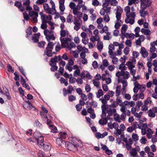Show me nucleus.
Instances as JSON below:
<instances>
[{
	"mask_svg": "<svg viewBox=\"0 0 157 157\" xmlns=\"http://www.w3.org/2000/svg\"><path fill=\"white\" fill-rule=\"evenodd\" d=\"M114 10L116 11L115 14L117 20L114 27L116 29H117L121 25V21L120 20L121 18V15L123 11V10L120 6H118Z\"/></svg>",
	"mask_w": 157,
	"mask_h": 157,
	"instance_id": "obj_2",
	"label": "nucleus"
},
{
	"mask_svg": "<svg viewBox=\"0 0 157 157\" xmlns=\"http://www.w3.org/2000/svg\"><path fill=\"white\" fill-rule=\"evenodd\" d=\"M151 47L150 48V52L153 53L156 50V48L155 46V42L151 43Z\"/></svg>",
	"mask_w": 157,
	"mask_h": 157,
	"instance_id": "obj_44",
	"label": "nucleus"
},
{
	"mask_svg": "<svg viewBox=\"0 0 157 157\" xmlns=\"http://www.w3.org/2000/svg\"><path fill=\"white\" fill-rule=\"evenodd\" d=\"M124 103L125 105L129 106L130 107L134 106L135 105V102L132 101L128 102L125 101L124 102Z\"/></svg>",
	"mask_w": 157,
	"mask_h": 157,
	"instance_id": "obj_38",
	"label": "nucleus"
},
{
	"mask_svg": "<svg viewBox=\"0 0 157 157\" xmlns=\"http://www.w3.org/2000/svg\"><path fill=\"white\" fill-rule=\"evenodd\" d=\"M37 35L38 36H40V33H38L36 34H35L32 37V40L34 42H37L38 41V38L35 37V36H36Z\"/></svg>",
	"mask_w": 157,
	"mask_h": 157,
	"instance_id": "obj_47",
	"label": "nucleus"
},
{
	"mask_svg": "<svg viewBox=\"0 0 157 157\" xmlns=\"http://www.w3.org/2000/svg\"><path fill=\"white\" fill-rule=\"evenodd\" d=\"M43 147H40L45 150H50L51 148V145L50 144L47 143H44V145H42Z\"/></svg>",
	"mask_w": 157,
	"mask_h": 157,
	"instance_id": "obj_25",
	"label": "nucleus"
},
{
	"mask_svg": "<svg viewBox=\"0 0 157 157\" xmlns=\"http://www.w3.org/2000/svg\"><path fill=\"white\" fill-rule=\"evenodd\" d=\"M108 127L111 129H112L113 128L116 129L118 128L119 127V125L117 122H114L113 124L111 122H109L108 124Z\"/></svg>",
	"mask_w": 157,
	"mask_h": 157,
	"instance_id": "obj_22",
	"label": "nucleus"
},
{
	"mask_svg": "<svg viewBox=\"0 0 157 157\" xmlns=\"http://www.w3.org/2000/svg\"><path fill=\"white\" fill-rule=\"evenodd\" d=\"M63 140L61 138H58L56 139V142L59 146H62L63 144Z\"/></svg>",
	"mask_w": 157,
	"mask_h": 157,
	"instance_id": "obj_58",
	"label": "nucleus"
},
{
	"mask_svg": "<svg viewBox=\"0 0 157 157\" xmlns=\"http://www.w3.org/2000/svg\"><path fill=\"white\" fill-rule=\"evenodd\" d=\"M97 46L98 50L100 52L101 51L103 48V43L99 40L98 42Z\"/></svg>",
	"mask_w": 157,
	"mask_h": 157,
	"instance_id": "obj_41",
	"label": "nucleus"
},
{
	"mask_svg": "<svg viewBox=\"0 0 157 157\" xmlns=\"http://www.w3.org/2000/svg\"><path fill=\"white\" fill-rule=\"evenodd\" d=\"M60 40L62 47H67V45L71 42V39L67 38H63L62 39L61 38Z\"/></svg>",
	"mask_w": 157,
	"mask_h": 157,
	"instance_id": "obj_12",
	"label": "nucleus"
},
{
	"mask_svg": "<svg viewBox=\"0 0 157 157\" xmlns=\"http://www.w3.org/2000/svg\"><path fill=\"white\" fill-rule=\"evenodd\" d=\"M44 33L46 36V38L48 41L55 40L56 37L53 31L46 29L44 31Z\"/></svg>",
	"mask_w": 157,
	"mask_h": 157,
	"instance_id": "obj_3",
	"label": "nucleus"
},
{
	"mask_svg": "<svg viewBox=\"0 0 157 157\" xmlns=\"http://www.w3.org/2000/svg\"><path fill=\"white\" fill-rule=\"evenodd\" d=\"M137 152V150L136 148H132L129 150V151L130 156L132 157H136Z\"/></svg>",
	"mask_w": 157,
	"mask_h": 157,
	"instance_id": "obj_23",
	"label": "nucleus"
},
{
	"mask_svg": "<svg viewBox=\"0 0 157 157\" xmlns=\"http://www.w3.org/2000/svg\"><path fill=\"white\" fill-rule=\"evenodd\" d=\"M43 8L44 10L46 11V12L48 14H54V11L52 9L49 7L48 4L47 3H45L43 4Z\"/></svg>",
	"mask_w": 157,
	"mask_h": 157,
	"instance_id": "obj_14",
	"label": "nucleus"
},
{
	"mask_svg": "<svg viewBox=\"0 0 157 157\" xmlns=\"http://www.w3.org/2000/svg\"><path fill=\"white\" fill-rule=\"evenodd\" d=\"M135 35L133 33L129 34L128 33H127V35H125L124 36V38L125 37L127 38H129L131 40H133L134 39Z\"/></svg>",
	"mask_w": 157,
	"mask_h": 157,
	"instance_id": "obj_43",
	"label": "nucleus"
},
{
	"mask_svg": "<svg viewBox=\"0 0 157 157\" xmlns=\"http://www.w3.org/2000/svg\"><path fill=\"white\" fill-rule=\"evenodd\" d=\"M108 134L107 132H105L102 134H101L99 132H97L95 133V135L96 137L99 139L100 138H102L104 137L105 136H107Z\"/></svg>",
	"mask_w": 157,
	"mask_h": 157,
	"instance_id": "obj_19",
	"label": "nucleus"
},
{
	"mask_svg": "<svg viewBox=\"0 0 157 157\" xmlns=\"http://www.w3.org/2000/svg\"><path fill=\"white\" fill-rule=\"evenodd\" d=\"M101 117L102 118L99 120V123L102 125L106 124L107 123V120L110 118V117L106 115V111H105L103 109L102 111Z\"/></svg>",
	"mask_w": 157,
	"mask_h": 157,
	"instance_id": "obj_4",
	"label": "nucleus"
},
{
	"mask_svg": "<svg viewBox=\"0 0 157 157\" xmlns=\"http://www.w3.org/2000/svg\"><path fill=\"white\" fill-rule=\"evenodd\" d=\"M109 99V96L105 95H104L103 97L99 98V100L101 101L102 104V105L101 106L102 110L103 109L105 111H106V106L105 105L107 104V101Z\"/></svg>",
	"mask_w": 157,
	"mask_h": 157,
	"instance_id": "obj_8",
	"label": "nucleus"
},
{
	"mask_svg": "<svg viewBox=\"0 0 157 157\" xmlns=\"http://www.w3.org/2000/svg\"><path fill=\"white\" fill-rule=\"evenodd\" d=\"M75 44L74 42L70 43L67 45V47L70 50L74 48L75 47Z\"/></svg>",
	"mask_w": 157,
	"mask_h": 157,
	"instance_id": "obj_49",
	"label": "nucleus"
},
{
	"mask_svg": "<svg viewBox=\"0 0 157 157\" xmlns=\"http://www.w3.org/2000/svg\"><path fill=\"white\" fill-rule=\"evenodd\" d=\"M141 9V10H140V16L142 17H144L147 15H148V12L147 11L144 10L145 9Z\"/></svg>",
	"mask_w": 157,
	"mask_h": 157,
	"instance_id": "obj_37",
	"label": "nucleus"
},
{
	"mask_svg": "<svg viewBox=\"0 0 157 157\" xmlns=\"http://www.w3.org/2000/svg\"><path fill=\"white\" fill-rule=\"evenodd\" d=\"M116 113V109L112 106H106V113L108 114L107 116H112L114 115Z\"/></svg>",
	"mask_w": 157,
	"mask_h": 157,
	"instance_id": "obj_9",
	"label": "nucleus"
},
{
	"mask_svg": "<svg viewBox=\"0 0 157 157\" xmlns=\"http://www.w3.org/2000/svg\"><path fill=\"white\" fill-rule=\"evenodd\" d=\"M73 13L74 15H76L79 19H80L82 16V13L80 11H78L77 10H73Z\"/></svg>",
	"mask_w": 157,
	"mask_h": 157,
	"instance_id": "obj_28",
	"label": "nucleus"
},
{
	"mask_svg": "<svg viewBox=\"0 0 157 157\" xmlns=\"http://www.w3.org/2000/svg\"><path fill=\"white\" fill-rule=\"evenodd\" d=\"M58 62L57 57L55 56L53 58H52L50 61L49 63H55Z\"/></svg>",
	"mask_w": 157,
	"mask_h": 157,
	"instance_id": "obj_56",
	"label": "nucleus"
},
{
	"mask_svg": "<svg viewBox=\"0 0 157 157\" xmlns=\"http://www.w3.org/2000/svg\"><path fill=\"white\" fill-rule=\"evenodd\" d=\"M92 81L93 82V84L94 86L97 87H98L99 86L100 83V82L98 80L94 79L92 80Z\"/></svg>",
	"mask_w": 157,
	"mask_h": 157,
	"instance_id": "obj_57",
	"label": "nucleus"
},
{
	"mask_svg": "<svg viewBox=\"0 0 157 157\" xmlns=\"http://www.w3.org/2000/svg\"><path fill=\"white\" fill-rule=\"evenodd\" d=\"M157 54L156 53H152L151 56L150 57H147V60L151 61L152 59L155 58L157 57Z\"/></svg>",
	"mask_w": 157,
	"mask_h": 157,
	"instance_id": "obj_62",
	"label": "nucleus"
},
{
	"mask_svg": "<svg viewBox=\"0 0 157 157\" xmlns=\"http://www.w3.org/2000/svg\"><path fill=\"white\" fill-rule=\"evenodd\" d=\"M119 68L121 70V71H124L127 70V67L125 66L124 63H121L119 65Z\"/></svg>",
	"mask_w": 157,
	"mask_h": 157,
	"instance_id": "obj_46",
	"label": "nucleus"
},
{
	"mask_svg": "<svg viewBox=\"0 0 157 157\" xmlns=\"http://www.w3.org/2000/svg\"><path fill=\"white\" fill-rule=\"evenodd\" d=\"M121 86H117L116 87L115 91V94L117 97L121 95Z\"/></svg>",
	"mask_w": 157,
	"mask_h": 157,
	"instance_id": "obj_33",
	"label": "nucleus"
},
{
	"mask_svg": "<svg viewBox=\"0 0 157 157\" xmlns=\"http://www.w3.org/2000/svg\"><path fill=\"white\" fill-rule=\"evenodd\" d=\"M55 44V43L52 42H49L48 43L47 46L46 48V49H48L52 51Z\"/></svg>",
	"mask_w": 157,
	"mask_h": 157,
	"instance_id": "obj_31",
	"label": "nucleus"
},
{
	"mask_svg": "<svg viewBox=\"0 0 157 157\" xmlns=\"http://www.w3.org/2000/svg\"><path fill=\"white\" fill-rule=\"evenodd\" d=\"M34 135L37 140L38 145L40 147H43L42 145H44V140L42 136L39 133L37 132L34 133Z\"/></svg>",
	"mask_w": 157,
	"mask_h": 157,
	"instance_id": "obj_5",
	"label": "nucleus"
},
{
	"mask_svg": "<svg viewBox=\"0 0 157 157\" xmlns=\"http://www.w3.org/2000/svg\"><path fill=\"white\" fill-rule=\"evenodd\" d=\"M52 19V16L51 15H44V17L41 19L42 22H44L47 23L51 21Z\"/></svg>",
	"mask_w": 157,
	"mask_h": 157,
	"instance_id": "obj_21",
	"label": "nucleus"
},
{
	"mask_svg": "<svg viewBox=\"0 0 157 157\" xmlns=\"http://www.w3.org/2000/svg\"><path fill=\"white\" fill-rule=\"evenodd\" d=\"M122 76L123 77L121 78H123L125 80L129 78L130 75L129 72L127 71H122Z\"/></svg>",
	"mask_w": 157,
	"mask_h": 157,
	"instance_id": "obj_27",
	"label": "nucleus"
},
{
	"mask_svg": "<svg viewBox=\"0 0 157 157\" xmlns=\"http://www.w3.org/2000/svg\"><path fill=\"white\" fill-rule=\"evenodd\" d=\"M128 26L126 25H123L121 29V38L123 39L124 38V36L127 35V33L126 32Z\"/></svg>",
	"mask_w": 157,
	"mask_h": 157,
	"instance_id": "obj_17",
	"label": "nucleus"
},
{
	"mask_svg": "<svg viewBox=\"0 0 157 157\" xmlns=\"http://www.w3.org/2000/svg\"><path fill=\"white\" fill-rule=\"evenodd\" d=\"M144 36L143 35L140 36L138 39L136 41V45H140L141 43L143 42L144 40Z\"/></svg>",
	"mask_w": 157,
	"mask_h": 157,
	"instance_id": "obj_30",
	"label": "nucleus"
},
{
	"mask_svg": "<svg viewBox=\"0 0 157 157\" xmlns=\"http://www.w3.org/2000/svg\"><path fill=\"white\" fill-rule=\"evenodd\" d=\"M14 5L17 7L21 11L23 12L25 10V9L22 6V4L21 2L18 1L16 2L15 3Z\"/></svg>",
	"mask_w": 157,
	"mask_h": 157,
	"instance_id": "obj_26",
	"label": "nucleus"
},
{
	"mask_svg": "<svg viewBox=\"0 0 157 157\" xmlns=\"http://www.w3.org/2000/svg\"><path fill=\"white\" fill-rule=\"evenodd\" d=\"M125 65L128 67V68L129 70L133 69V68L135 67V66L134 65V64L132 63L131 61L127 62Z\"/></svg>",
	"mask_w": 157,
	"mask_h": 157,
	"instance_id": "obj_36",
	"label": "nucleus"
},
{
	"mask_svg": "<svg viewBox=\"0 0 157 157\" xmlns=\"http://www.w3.org/2000/svg\"><path fill=\"white\" fill-rule=\"evenodd\" d=\"M30 1L29 0H25V1L23 3V6L24 8H26V10H32V8L29 5L30 4Z\"/></svg>",
	"mask_w": 157,
	"mask_h": 157,
	"instance_id": "obj_15",
	"label": "nucleus"
},
{
	"mask_svg": "<svg viewBox=\"0 0 157 157\" xmlns=\"http://www.w3.org/2000/svg\"><path fill=\"white\" fill-rule=\"evenodd\" d=\"M126 13V18L125 19V22L127 24L129 23L131 25L133 24L135 22L134 19L136 14L134 12L130 11V8L128 6H126L124 9Z\"/></svg>",
	"mask_w": 157,
	"mask_h": 157,
	"instance_id": "obj_1",
	"label": "nucleus"
},
{
	"mask_svg": "<svg viewBox=\"0 0 157 157\" xmlns=\"http://www.w3.org/2000/svg\"><path fill=\"white\" fill-rule=\"evenodd\" d=\"M40 115L42 116L41 117L43 119L44 121L48 125L50 124L51 121L50 120H49L48 118L47 117L46 115L45 114H44L43 113H40Z\"/></svg>",
	"mask_w": 157,
	"mask_h": 157,
	"instance_id": "obj_24",
	"label": "nucleus"
},
{
	"mask_svg": "<svg viewBox=\"0 0 157 157\" xmlns=\"http://www.w3.org/2000/svg\"><path fill=\"white\" fill-rule=\"evenodd\" d=\"M76 147H81L82 146V142L79 140H77L74 142Z\"/></svg>",
	"mask_w": 157,
	"mask_h": 157,
	"instance_id": "obj_35",
	"label": "nucleus"
},
{
	"mask_svg": "<svg viewBox=\"0 0 157 157\" xmlns=\"http://www.w3.org/2000/svg\"><path fill=\"white\" fill-rule=\"evenodd\" d=\"M73 16L72 15L69 14L67 18V22L70 23H72L73 22Z\"/></svg>",
	"mask_w": 157,
	"mask_h": 157,
	"instance_id": "obj_52",
	"label": "nucleus"
},
{
	"mask_svg": "<svg viewBox=\"0 0 157 157\" xmlns=\"http://www.w3.org/2000/svg\"><path fill=\"white\" fill-rule=\"evenodd\" d=\"M49 127L50 128H51V132L53 133H56L57 132V129L56 127L51 124H50L49 125Z\"/></svg>",
	"mask_w": 157,
	"mask_h": 157,
	"instance_id": "obj_53",
	"label": "nucleus"
},
{
	"mask_svg": "<svg viewBox=\"0 0 157 157\" xmlns=\"http://www.w3.org/2000/svg\"><path fill=\"white\" fill-rule=\"evenodd\" d=\"M112 62L114 64H117L118 62V59L115 56L111 58Z\"/></svg>",
	"mask_w": 157,
	"mask_h": 157,
	"instance_id": "obj_59",
	"label": "nucleus"
},
{
	"mask_svg": "<svg viewBox=\"0 0 157 157\" xmlns=\"http://www.w3.org/2000/svg\"><path fill=\"white\" fill-rule=\"evenodd\" d=\"M90 40L93 42L96 41L98 42L100 40V38L98 36L95 35L92 36L90 38Z\"/></svg>",
	"mask_w": 157,
	"mask_h": 157,
	"instance_id": "obj_32",
	"label": "nucleus"
},
{
	"mask_svg": "<svg viewBox=\"0 0 157 157\" xmlns=\"http://www.w3.org/2000/svg\"><path fill=\"white\" fill-rule=\"evenodd\" d=\"M29 16L31 17L33 23H37L38 21L37 17L38 16V13L34 11L29 10Z\"/></svg>",
	"mask_w": 157,
	"mask_h": 157,
	"instance_id": "obj_7",
	"label": "nucleus"
},
{
	"mask_svg": "<svg viewBox=\"0 0 157 157\" xmlns=\"http://www.w3.org/2000/svg\"><path fill=\"white\" fill-rule=\"evenodd\" d=\"M96 94L97 97L100 98L101 96L103 95V92L101 89H99L96 93Z\"/></svg>",
	"mask_w": 157,
	"mask_h": 157,
	"instance_id": "obj_39",
	"label": "nucleus"
},
{
	"mask_svg": "<svg viewBox=\"0 0 157 157\" xmlns=\"http://www.w3.org/2000/svg\"><path fill=\"white\" fill-rule=\"evenodd\" d=\"M49 63L50 65L52 67L51 70L52 71H54L58 69V67L56 66V63Z\"/></svg>",
	"mask_w": 157,
	"mask_h": 157,
	"instance_id": "obj_40",
	"label": "nucleus"
},
{
	"mask_svg": "<svg viewBox=\"0 0 157 157\" xmlns=\"http://www.w3.org/2000/svg\"><path fill=\"white\" fill-rule=\"evenodd\" d=\"M74 89L72 86L71 85H69L67 88V92L68 94H71L72 91Z\"/></svg>",
	"mask_w": 157,
	"mask_h": 157,
	"instance_id": "obj_64",
	"label": "nucleus"
},
{
	"mask_svg": "<svg viewBox=\"0 0 157 157\" xmlns=\"http://www.w3.org/2000/svg\"><path fill=\"white\" fill-rule=\"evenodd\" d=\"M114 119L116 121L118 122L119 123H121V117H120V115L118 114H115L114 115Z\"/></svg>",
	"mask_w": 157,
	"mask_h": 157,
	"instance_id": "obj_42",
	"label": "nucleus"
},
{
	"mask_svg": "<svg viewBox=\"0 0 157 157\" xmlns=\"http://www.w3.org/2000/svg\"><path fill=\"white\" fill-rule=\"evenodd\" d=\"M140 53L141 54L142 57L144 58L147 57L148 55V52L147 51L145 48L143 47H141Z\"/></svg>",
	"mask_w": 157,
	"mask_h": 157,
	"instance_id": "obj_18",
	"label": "nucleus"
},
{
	"mask_svg": "<svg viewBox=\"0 0 157 157\" xmlns=\"http://www.w3.org/2000/svg\"><path fill=\"white\" fill-rule=\"evenodd\" d=\"M108 31V28L106 26H105L104 27L102 28L101 30L100 31L101 33H106Z\"/></svg>",
	"mask_w": 157,
	"mask_h": 157,
	"instance_id": "obj_63",
	"label": "nucleus"
},
{
	"mask_svg": "<svg viewBox=\"0 0 157 157\" xmlns=\"http://www.w3.org/2000/svg\"><path fill=\"white\" fill-rule=\"evenodd\" d=\"M111 5L113 6H118V2L116 0H111L110 2Z\"/></svg>",
	"mask_w": 157,
	"mask_h": 157,
	"instance_id": "obj_60",
	"label": "nucleus"
},
{
	"mask_svg": "<svg viewBox=\"0 0 157 157\" xmlns=\"http://www.w3.org/2000/svg\"><path fill=\"white\" fill-rule=\"evenodd\" d=\"M145 123H142L140 122L139 124H138L136 122H134L133 124V126L134 128L135 129L136 128H139L140 129H141L142 127L144 124Z\"/></svg>",
	"mask_w": 157,
	"mask_h": 157,
	"instance_id": "obj_20",
	"label": "nucleus"
},
{
	"mask_svg": "<svg viewBox=\"0 0 157 157\" xmlns=\"http://www.w3.org/2000/svg\"><path fill=\"white\" fill-rule=\"evenodd\" d=\"M109 4L108 3H103L102 5V8L101 9L100 13L102 15H104L105 13H109L111 8L109 7Z\"/></svg>",
	"mask_w": 157,
	"mask_h": 157,
	"instance_id": "obj_6",
	"label": "nucleus"
},
{
	"mask_svg": "<svg viewBox=\"0 0 157 157\" xmlns=\"http://www.w3.org/2000/svg\"><path fill=\"white\" fill-rule=\"evenodd\" d=\"M71 53L73 55V56L75 58H77L78 57L79 52L77 51H71Z\"/></svg>",
	"mask_w": 157,
	"mask_h": 157,
	"instance_id": "obj_61",
	"label": "nucleus"
},
{
	"mask_svg": "<svg viewBox=\"0 0 157 157\" xmlns=\"http://www.w3.org/2000/svg\"><path fill=\"white\" fill-rule=\"evenodd\" d=\"M141 129H140L141 130V133L143 135H145L147 132V129L148 128L147 124L146 123H145L144 124L142 127Z\"/></svg>",
	"mask_w": 157,
	"mask_h": 157,
	"instance_id": "obj_29",
	"label": "nucleus"
},
{
	"mask_svg": "<svg viewBox=\"0 0 157 157\" xmlns=\"http://www.w3.org/2000/svg\"><path fill=\"white\" fill-rule=\"evenodd\" d=\"M29 102V101H26L23 103V106L24 108L26 109L33 110H36V109L33 106L31 103H30Z\"/></svg>",
	"mask_w": 157,
	"mask_h": 157,
	"instance_id": "obj_13",
	"label": "nucleus"
},
{
	"mask_svg": "<svg viewBox=\"0 0 157 157\" xmlns=\"http://www.w3.org/2000/svg\"><path fill=\"white\" fill-rule=\"evenodd\" d=\"M60 35L61 36L64 37L68 35V33L67 31L61 29L60 32Z\"/></svg>",
	"mask_w": 157,
	"mask_h": 157,
	"instance_id": "obj_54",
	"label": "nucleus"
},
{
	"mask_svg": "<svg viewBox=\"0 0 157 157\" xmlns=\"http://www.w3.org/2000/svg\"><path fill=\"white\" fill-rule=\"evenodd\" d=\"M141 32L146 35H149L151 33V32L149 30L145 29H141Z\"/></svg>",
	"mask_w": 157,
	"mask_h": 157,
	"instance_id": "obj_48",
	"label": "nucleus"
},
{
	"mask_svg": "<svg viewBox=\"0 0 157 157\" xmlns=\"http://www.w3.org/2000/svg\"><path fill=\"white\" fill-rule=\"evenodd\" d=\"M66 147L70 151H74L77 150V147L74 144H73L71 143H68L66 144Z\"/></svg>",
	"mask_w": 157,
	"mask_h": 157,
	"instance_id": "obj_16",
	"label": "nucleus"
},
{
	"mask_svg": "<svg viewBox=\"0 0 157 157\" xmlns=\"http://www.w3.org/2000/svg\"><path fill=\"white\" fill-rule=\"evenodd\" d=\"M157 112V107H155L152 109L149 110L147 113L148 116L151 118H154L156 116L155 113Z\"/></svg>",
	"mask_w": 157,
	"mask_h": 157,
	"instance_id": "obj_11",
	"label": "nucleus"
},
{
	"mask_svg": "<svg viewBox=\"0 0 157 157\" xmlns=\"http://www.w3.org/2000/svg\"><path fill=\"white\" fill-rule=\"evenodd\" d=\"M59 81L61 83L64 84L65 86H67L68 85L67 80L61 77Z\"/></svg>",
	"mask_w": 157,
	"mask_h": 157,
	"instance_id": "obj_50",
	"label": "nucleus"
},
{
	"mask_svg": "<svg viewBox=\"0 0 157 157\" xmlns=\"http://www.w3.org/2000/svg\"><path fill=\"white\" fill-rule=\"evenodd\" d=\"M116 130L114 132V134L116 136H118L121 134V129L117 128L115 129Z\"/></svg>",
	"mask_w": 157,
	"mask_h": 157,
	"instance_id": "obj_45",
	"label": "nucleus"
},
{
	"mask_svg": "<svg viewBox=\"0 0 157 157\" xmlns=\"http://www.w3.org/2000/svg\"><path fill=\"white\" fill-rule=\"evenodd\" d=\"M26 33H27V37H28L29 35H32V27H29L26 30Z\"/></svg>",
	"mask_w": 157,
	"mask_h": 157,
	"instance_id": "obj_55",
	"label": "nucleus"
},
{
	"mask_svg": "<svg viewBox=\"0 0 157 157\" xmlns=\"http://www.w3.org/2000/svg\"><path fill=\"white\" fill-rule=\"evenodd\" d=\"M141 8L145 9L149 6L152 2V0H140Z\"/></svg>",
	"mask_w": 157,
	"mask_h": 157,
	"instance_id": "obj_10",
	"label": "nucleus"
},
{
	"mask_svg": "<svg viewBox=\"0 0 157 157\" xmlns=\"http://www.w3.org/2000/svg\"><path fill=\"white\" fill-rule=\"evenodd\" d=\"M118 82H121L123 84V87H126L128 85V82L126 80L124 79L123 78H121V80L120 81V79H118Z\"/></svg>",
	"mask_w": 157,
	"mask_h": 157,
	"instance_id": "obj_34",
	"label": "nucleus"
},
{
	"mask_svg": "<svg viewBox=\"0 0 157 157\" xmlns=\"http://www.w3.org/2000/svg\"><path fill=\"white\" fill-rule=\"evenodd\" d=\"M116 101V104L117 105H119L120 106H122L123 105V102L119 96L117 97Z\"/></svg>",
	"mask_w": 157,
	"mask_h": 157,
	"instance_id": "obj_51",
	"label": "nucleus"
}]
</instances>
